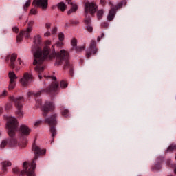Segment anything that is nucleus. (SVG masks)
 <instances>
[{"label": "nucleus", "mask_w": 176, "mask_h": 176, "mask_svg": "<svg viewBox=\"0 0 176 176\" xmlns=\"http://www.w3.org/2000/svg\"><path fill=\"white\" fill-rule=\"evenodd\" d=\"M2 135V132L0 131V137Z\"/></svg>", "instance_id": "51"}, {"label": "nucleus", "mask_w": 176, "mask_h": 176, "mask_svg": "<svg viewBox=\"0 0 176 176\" xmlns=\"http://www.w3.org/2000/svg\"><path fill=\"white\" fill-rule=\"evenodd\" d=\"M72 50H75L76 52V53H80V52H83V50H85V46H81V47H73Z\"/></svg>", "instance_id": "23"}, {"label": "nucleus", "mask_w": 176, "mask_h": 176, "mask_svg": "<svg viewBox=\"0 0 176 176\" xmlns=\"http://www.w3.org/2000/svg\"><path fill=\"white\" fill-rule=\"evenodd\" d=\"M166 164L168 167L174 169V173L176 174V164L171 163V160H168Z\"/></svg>", "instance_id": "21"}, {"label": "nucleus", "mask_w": 176, "mask_h": 176, "mask_svg": "<svg viewBox=\"0 0 176 176\" xmlns=\"http://www.w3.org/2000/svg\"><path fill=\"white\" fill-rule=\"evenodd\" d=\"M61 114L64 118H69V110L67 109H62Z\"/></svg>", "instance_id": "22"}, {"label": "nucleus", "mask_w": 176, "mask_h": 176, "mask_svg": "<svg viewBox=\"0 0 176 176\" xmlns=\"http://www.w3.org/2000/svg\"><path fill=\"white\" fill-rule=\"evenodd\" d=\"M6 128L8 129V134L9 137H14L17 131L20 135V140H22L21 143H19V146L21 148H25L28 140L27 137L31 133V129L25 124H22L19 127V121L14 117H7Z\"/></svg>", "instance_id": "2"}, {"label": "nucleus", "mask_w": 176, "mask_h": 176, "mask_svg": "<svg viewBox=\"0 0 176 176\" xmlns=\"http://www.w3.org/2000/svg\"><path fill=\"white\" fill-rule=\"evenodd\" d=\"M32 5H36L38 8H41L43 10H46L48 6L47 0H34Z\"/></svg>", "instance_id": "14"}, {"label": "nucleus", "mask_w": 176, "mask_h": 176, "mask_svg": "<svg viewBox=\"0 0 176 176\" xmlns=\"http://www.w3.org/2000/svg\"><path fill=\"white\" fill-rule=\"evenodd\" d=\"M10 100L13 101L15 104V107L17 109L16 112L18 118H21L23 116V103L24 102V97H14L12 96L10 98Z\"/></svg>", "instance_id": "7"}, {"label": "nucleus", "mask_w": 176, "mask_h": 176, "mask_svg": "<svg viewBox=\"0 0 176 176\" xmlns=\"http://www.w3.org/2000/svg\"><path fill=\"white\" fill-rule=\"evenodd\" d=\"M45 45L43 50L41 49L42 55L40 57V60L34 67V71L38 74L39 79H42L41 74L45 71V68H46L45 61H46V60H53V58H55V64L56 65H63V63H65L63 69H69V74L71 76H73L74 67L69 63V53L65 51V50H61L60 52L56 53L54 45H52L51 49L50 47H49V45H52L51 41H45Z\"/></svg>", "instance_id": "1"}, {"label": "nucleus", "mask_w": 176, "mask_h": 176, "mask_svg": "<svg viewBox=\"0 0 176 176\" xmlns=\"http://www.w3.org/2000/svg\"><path fill=\"white\" fill-rule=\"evenodd\" d=\"M58 39L60 42H63V40L64 39V33L63 32L59 33Z\"/></svg>", "instance_id": "34"}, {"label": "nucleus", "mask_w": 176, "mask_h": 176, "mask_svg": "<svg viewBox=\"0 0 176 176\" xmlns=\"http://www.w3.org/2000/svg\"><path fill=\"white\" fill-rule=\"evenodd\" d=\"M6 94H8V91H4L1 94V95L0 96H1V97H5V96H6Z\"/></svg>", "instance_id": "43"}, {"label": "nucleus", "mask_w": 176, "mask_h": 176, "mask_svg": "<svg viewBox=\"0 0 176 176\" xmlns=\"http://www.w3.org/2000/svg\"><path fill=\"white\" fill-rule=\"evenodd\" d=\"M100 3L102 6H105V0H100Z\"/></svg>", "instance_id": "46"}, {"label": "nucleus", "mask_w": 176, "mask_h": 176, "mask_svg": "<svg viewBox=\"0 0 176 176\" xmlns=\"http://www.w3.org/2000/svg\"><path fill=\"white\" fill-rule=\"evenodd\" d=\"M9 78H10V85H9V90H13L14 87H16V81L15 79H17V76H16V74L14 72H9Z\"/></svg>", "instance_id": "15"}, {"label": "nucleus", "mask_w": 176, "mask_h": 176, "mask_svg": "<svg viewBox=\"0 0 176 176\" xmlns=\"http://www.w3.org/2000/svg\"><path fill=\"white\" fill-rule=\"evenodd\" d=\"M34 21H30L28 23L27 29L30 30V31H32V27H34Z\"/></svg>", "instance_id": "29"}, {"label": "nucleus", "mask_w": 176, "mask_h": 176, "mask_svg": "<svg viewBox=\"0 0 176 176\" xmlns=\"http://www.w3.org/2000/svg\"><path fill=\"white\" fill-rule=\"evenodd\" d=\"M97 12V6L94 3L86 2L85 4V13L86 17L87 14L90 13L91 16H94V13Z\"/></svg>", "instance_id": "9"}, {"label": "nucleus", "mask_w": 176, "mask_h": 176, "mask_svg": "<svg viewBox=\"0 0 176 176\" xmlns=\"http://www.w3.org/2000/svg\"><path fill=\"white\" fill-rule=\"evenodd\" d=\"M3 112V108L0 107V115H2Z\"/></svg>", "instance_id": "48"}, {"label": "nucleus", "mask_w": 176, "mask_h": 176, "mask_svg": "<svg viewBox=\"0 0 176 176\" xmlns=\"http://www.w3.org/2000/svg\"><path fill=\"white\" fill-rule=\"evenodd\" d=\"M44 78H47V79H52V80H57V78L56 77H53L52 76H46L44 75Z\"/></svg>", "instance_id": "35"}, {"label": "nucleus", "mask_w": 176, "mask_h": 176, "mask_svg": "<svg viewBox=\"0 0 176 176\" xmlns=\"http://www.w3.org/2000/svg\"><path fill=\"white\" fill-rule=\"evenodd\" d=\"M32 151L35 155L34 158L32 161L31 163L25 162L23 163V170H20L19 168H14L12 169V171L14 174H19V175H24L25 174L27 176H35V168H36V160L39 156H42V155H45L46 153V150L41 149L38 146L34 144L32 145Z\"/></svg>", "instance_id": "3"}, {"label": "nucleus", "mask_w": 176, "mask_h": 176, "mask_svg": "<svg viewBox=\"0 0 176 176\" xmlns=\"http://www.w3.org/2000/svg\"><path fill=\"white\" fill-rule=\"evenodd\" d=\"M30 5H31V0L26 1L25 4L23 6V10L27 11V8H30Z\"/></svg>", "instance_id": "31"}, {"label": "nucleus", "mask_w": 176, "mask_h": 176, "mask_svg": "<svg viewBox=\"0 0 176 176\" xmlns=\"http://www.w3.org/2000/svg\"><path fill=\"white\" fill-rule=\"evenodd\" d=\"M104 15V10H100L97 12V17L98 20H101L102 19V16Z\"/></svg>", "instance_id": "25"}, {"label": "nucleus", "mask_w": 176, "mask_h": 176, "mask_svg": "<svg viewBox=\"0 0 176 176\" xmlns=\"http://www.w3.org/2000/svg\"><path fill=\"white\" fill-rule=\"evenodd\" d=\"M12 166V162L9 161H4L1 162V166H2V174H6L8 173V168L6 167H10Z\"/></svg>", "instance_id": "20"}, {"label": "nucleus", "mask_w": 176, "mask_h": 176, "mask_svg": "<svg viewBox=\"0 0 176 176\" xmlns=\"http://www.w3.org/2000/svg\"><path fill=\"white\" fill-rule=\"evenodd\" d=\"M124 3V6H126V4L127 3V2L123 1L122 2H120V3H118L116 7L113 6V4H112V2H109V5L111 6V9L109 12V14L107 16V20H109V21H112V20H113V19H115V16L116 15V10H118V9H120V8H122V6H123V4Z\"/></svg>", "instance_id": "8"}, {"label": "nucleus", "mask_w": 176, "mask_h": 176, "mask_svg": "<svg viewBox=\"0 0 176 176\" xmlns=\"http://www.w3.org/2000/svg\"><path fill=\"white\" fill-rule=\"evenodd\" d=\"M43 115L46 116L49 112L54 111V104L52 102L47 101L44 106L42 107Z\"/></svg>", "instance_id": "11"}, {"label": "nucleus", "mask_w": 176, "mask_h": 176, "mask_svg": "<svg viewBox=\"0 0 176 176\" xmlns=\"http://www.w3.org/2000/svg\"><path fill=\"white\" fill-rule=\"evenodd\" d=\"M108 25H109L108 23H107V22H104V23H102L101 24V26H102L103 28H108Z\"/></svg>", "instance_id": "37"}, {"label": "nucleus", "mask_w": 176, "mask_h": 176, "mask_svg": "<svg viewBox=\"0 0 176 176\" xmlns=\"http://www.w3.org/2000/svg\"><path fill=\"white\" fill-rule=\"evenodd\" d=\"M41 123H42V121H37L34 123V126L35 127H38V126H39L41 124Z\"/></svg>", "instance_id": "41"}, {"label": "nucleus", "mask_w": 176, "mask_h": 176, "mask_svg": "<svg viewBox=\"0 0 176 176\" xmlns=\"http://www.w3.org/2000/svg\"><path fill=\"white\" fill-rule=\"evenodd\" d=\"M32 52L34 56L33 65L36 67V65L41 60L42 56V38L41 37V35H36L34 36Z\"/></svg>", "instance_id": "5"}, {"label": "nucleus", "mask_w": 176, "mask_h": 176, "mask_svg": "<svg viewBox=\"0 0 176 176\" xmlns=\"http://www.w3.org/2000/svg\"><path fill=\"white\" fill-rule=\"evenodd\" d=\"M60 86L62 89H65L68 86V82L65 80L60 81Z\"/></svg>", "instance_id": "30"}, {"label": "nucleus", "mask_w": 176, "mask_h": 176, "mask_svg": "<svg viewBox=\"0 0 176 176\" xmlns=\"http://www.w3.org/2000/svg\"><path fill=\"white\" fill-rule=\"evenodd\" d=\"M97 52H98V49H97V43H96V41L92 40L89 45V48L86 51L87 58H90L91 55L96 54Z\"/></svg>", "instance_id": "10"}, {"label": "nucleus", "mask_w": 176, "mask_h": 176, "mask_svg": "<svg viewBox=\"0 0 176 176\" xmlns=\"http://www.w3.org/2000/svg\"><path fill=\"white\" fill-rule=\"evenodd\" d=\"M52 35H54L55 34H57V27H55L53 28L52 31Z\"/></svg>", "instance_id": "38"}, {"label": "nucleus", "mask_w": 176, "mask_h": 176, "mask_svg": "<svg viewBox=\"0 0 176 176\" xmlns=\"http://www.w3.org/2000/svg\"><path fill=\"white\" fill-rule=\"evenodd\" d=\"M67 3L72 5L71 9L67 12V14H72V13H75L78 10V5L76 3H71L72 0H66Z\"/></svg>", "instance_id": "19"}, {"label": "nucleus", "mask_w": 176, "mask_h": 176, "mask_svg": "<svg viewBox=\"0 0 176 176\" xmlns=\"http://www.w3.org/2000/svg\"><path fill=\"white\" fill-rule=\"evenodd\" d=\"M6 145H9V143L8 142V139L2 141V142L0 145L1 149H4L5 146H6Z\"/></svg>", "instance_id": "26"}, {"label": "nucleus", "mask_w": 176, "mask_h": 176, "mask_svg": "<svg viewBox=\"0 0 176 176\" xmlns=\"http://www.w3.org/2000/svg\"><path fill=\"white\" fill-rule=\"evenodd\" d=\"M12 31H13V32H16V34H18V32H19V28H17V27L12 28Z\"/></svg>", "instance_id": "39"}, {"label": "nucleus", "mask_w": 176, "mask_h": 176, "mask_svg": "<svg viewBox=\"0 0 176 176\" xmlns=\"http://www.w3.org/2000/svg\"><path fill=\"white\" fill-rule=\"evenodd\" d=\"M58 8L61 10V12H64L67 9V6L64 2H60L58 4Z\"/></svg>", "instance_id": "24"}, {"label": "nucleus", "mask_w": 176, "mask_h": 176, "mask_svg": "<svg viewBox=\"0 0 176 176\" xmlns=\"http://www.w3.org/2000/svg\"><path fill=\"white\" fill-rule=\"evenodd\" d=\"M18 61L19 63V65H21V59H20V58H18Z\"/></svg>", "instance_id": "49"}, {"label": "nucleus", "mask_w": 176, "mask_h": 176, "mask_svg": "<svg viewBox=\"0 0 176 176\" xmlns=\"http://www.w3.org/2000/svg\"><path fill=\"white\" fill-rule=\"evenodd\" d=\"M21 19H23V16H19V20H21Z\"/></svg>", "instance_id": "50"}, {"label": "nucleus", "mask_w": 176, "mask_h": 176, "mask_svg": "<svg viewBox=\"0 0 176 176\" xmlns=\"http://www.w3.org/2000/svg\"><path fill=\"white\" fill-rule=\"evenodd\" d=\"M31 32H32V30H30V29L21 30L19 34L16 36V42H21V41H23V36H25L26 39H28L31 36Z\"/></svg>", "instance_id": "12"}, {"label": "nucleus", "mask_w": 176, "mask_h": 176, "mask_svg": "<svg viewBox=\"0 0 176 176\" xmlns=\"http://www.w3.org/2000/svg\"><path fill=\"white\" fill-rule=\"evenodd\" d=\"M173 151H176V145L170 144L169 147L167 148V152H173Z\"/></svg>", "instance_id": "27"}, {"label": "nucleus", "mask_w": 176, "mask_h": 176, "mask_svg": "<svg viewBox=\"0 0 176 176\" xmlns=\"http://www.w3.org/2000/svg\"><path fill=\"white\" fill-rule=\"evenodd\" d=\"M57 89H58V82L54 81L52 82L51 85H50L46 89H41L36 93H34L32 91L28 92V96L31 97V96H34L36 97V107H38V108H40V107H42V100L38 99V97H39V96H41V94L43 93H45L46 94H50V96H54L56 94V92L57 91Z\"/></svg>", "instance_id": "4"}, {"label": "nucleus", "mask_w": 176, "mask_h": 176, "mask_svg": "<svg viewBox=\"0 0 176 176\" xmlns=\"http://www.w3.org/2000/svg\"><path fill=\"white\" fill-rule=\"evenodd\" d=\"M30 14H38V7H35L34 8H32L30 11Z\"/></svg>", "instance_id": "28"}, {"label": "nucleus", "mask_w": 176, "mask_h": 176, "mask_svg": "<svg viewBox=\"0 0 176 176\" xmlns=\"http://www.w3.org/2000/svg\"><path fill=\"white\" fill-rule=\"evenodd\" d=\"M162 163H163V157H158L156 160V164L153 166V171H159L162 168Z\"/></svg>", "instance_id": "18"}, {"label": "nucleus", "mask_w": 176, "mask_h": 176, "mask_svg": "<svg viewBox=\"0 0 176 176\" xmlns=\"http://www.w3.org/2000/svg\"><path fill=\"white\" fill-rule=\"evenodd\" d=\"M71 45L73 47H76V45H78V41L76 38H73L71 41Z\"/></svg>", "instance_id": "32"}, {"label": "nucleus", "mask_w": 176, "mask_h": 176, "mask_svg": "<svg viewBox=\"0 0 176 176\" xmlns=\"http://www.w3.org/2000/svg\"><path fill=\"white\" fill-rule=\"evenodd\" d=\"M10 107H12V105L10 104H8L6 105V109H9V108H10Z\"/></svg>", "instance_id": "47"}, {"label": "nucleus", "mask_w": 176, "mask_h": 176, "mask_svg": "<svg viewBox=\"0 0 176 176\" xmlns=\"http://www.w3.org/2000/svg\"><path fill=\"white\" fill-rule=\"evenodd\" d=\"M91 23V19H90V17H86V19H85V23L86 24V25H90Z\"/></svg>", "instance_id": "33"}, {"label": "nucleus", "mask_w": 176, "mask_h": 176, "mask_svg": "<svg viewBox=\"0 0 176 176\" xmlns=\"http://www.w3.org/2000/svg\"><path fill=\"white\" fill-rule=\"evenodd\" d=\"M44 122L50 126V133H52V138L51 144H53L54 142V137L57 134V131L56 130V126H57V114H53L50 117L45 118Z\"/></svg>", "instance_id": "6"}, {"label": "nucleus", "mask_w": 176, "mask_h": 176, "mask_svg": "<svg viewBox=\"0 0 176 176\" xmlns=\"http://www.w3.org/2000/svg\"><path fill=\"white\" fill-rule=\"evenodd\" d=\"M51 35V33L50 32H47L45 34H44V36H50Z\"/></svg>", "instance_id": "45"}, {"label": "nucleus", "mask_w": 176, "mask_h": 176, "mask_svg": "<svg viewBox=\"0 0 176 176\" xmlns=\"http://www.w3.org/2000/svg\"><path fill=\"white\" fill-rule=\"evenodd\" d=\"M63 45V41H60L56 43V45L58 46V47H61Z\"/></svg>", "instance_id": "40"}, {"label": "nucleus", "mask_w": 176, "mask_h": 176, "mask_svg": "<svg viewBox=\"0 0 176 176\" xmlns=\"http://www.w3.org/2000/svg\"><path fill=\"white\" fill-rule=\"evenodd\" d=\"M51 25H52L50 23H46L45 24V28H47V30H49V28H50Z\"/></svg>", "instance_id": "44"}, {"label": "nucleus", "mask_w": 176, "mask_h": 176, "mask_svg": "<svg viewBox=\"0 0 176 176\" xmlns=\"http://www.w3.org/2000/svg\"><path fill=\"white\" fill-rule=\"evenodd\" d=\"M9 60H10V63L9 64V66L12 69H14L16 68V60H17V54H12L11 55H8L6 58V62L9 63Z\"/></svg>", "instance_id": "13"}, {"label": "nucleus", "mask_w": 176, "mask_h": 176, "mask_svg": "<svg viewBox=\"0 0 176 176\" xmlns=\"http://www.w3.org/2000/svg\"><path fill=\"white\" fill-rule=\"evenodd\" d=\"M32 82V76L28 73H25L23 78L21 79V83L23 86H27L29 83Z\"/></svg>", "instance_id": "16"}, {"label": "nucleus", "mask_w": 176, "mask_h": 176, "mask_svg": "<svg viewBox=\"0 0 176 176\" xmlns=\"http://www.w3.org/2000/svg\"><path fill=\"white\" fill-rule=\"evenodd\" d=\"M7 140H8V145L10 146H19L21 149H23V148H25V147L20 146V144L21 145H23V140H21L19 142H17V140H16L13 137H11V139H7Z\"/></svg>", "instance_id": "17"}, {"label": "nucleus", "mask_w": 176, "mask_h": 176, "mask_svg": "<svg viewBox=\"0 0 176 176\" xmlns=\"http://www.w3.org/2000/svg\"><path fill=\"white\" fill-rule=\"evenodd\" d=\"M87 30L89 32H93V27L91 25H87Z\"/></svg>", "instance_id": "36"}, {"label": "nucleus", "mask_w": 176, "mask_h": 176, "mask_svg": "<svg viewBox=\"0 0 176 176\" xmlns=\"http://www.w3.org/2000/svg\"><path fill=\"white\" fill-rule=\"evenodd\" d=\"M104 36L105 34L104 33H102L101 37L100 36L98 37V42H100V41H101V38H104Z\"/></svg>", "instance_id": "42"}]
</instances>
